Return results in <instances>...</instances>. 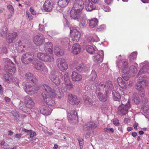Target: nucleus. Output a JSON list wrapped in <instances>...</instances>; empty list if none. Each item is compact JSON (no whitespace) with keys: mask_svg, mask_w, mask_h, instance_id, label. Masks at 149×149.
Returning <instances> with one entry per match:
<instances>
[{"mask_svg":"<svg viewBox=\"0 0 149 149\" xmlns=\"http://www.w3.org/2000/svg\"><path fill=\"white\" fill-rule=\"evenodd\" d=\"M49 77L55 85L57 86L60 85L61 81L58 76L53 74H51Z\"/></svg>","mask_w":149,"mask_h":149,"instance_id":"5701e85b","label":"nucleus"},{"mask_svg":"<svg viewBox=\"0 0 149 149\" xmlns=\"http://www.w3.org/2000/svg\"><path fill=\"white\" fill-rule=\"evenodd\" d=\"M56 63L58 68L62 71H65L68 69V65L63 58H58Z\"/></svg>","mask_w":149,"mask_h":149,"instance_id":"39448f33","label":"nucleus"},{"mask_svg":"<svg viewBox=\"0 0 149 149\" xmlns=\"http://www.w3.org/2000/svg\"><path fill=\"white\" fill-rule=\"evenodd\" d=\"M68 120L70 122L76 123L78 122V117L77 112L74 110L72 111L67 114Z\"/></svg>","mask_w":149,"mask_h":149,"instance_id":"0eeeda50","label":"nucleus"},{"mask_svg":"<svg viewBox=\"0 0 149 149\" xmlns=\"http://www.w3.org/2000/svg\"><path fill=\"white\" fill-rule=\"evenodd\" d=\"M42 88L46 92L49 96H50L53 98H58L59 99L63 96V92L59 91L58 90L54 91L47 84H43Z\"/></svg>","mask_w":149,"mask_h":149,"instance_id":"f257e3e1","label":"nucleus"},{"mask_svg":"<svg viewBox=\"0 0 149 149\" xmlns=\"http://www.w3.org/2000/svg\"><path fill=\"white\" fill-rule=\"evenodd\" d=\"M73 3L72 8L82 10L84 5L82 0H72Z\"/></svg>","mask_w":149,"mask_h":149,"instance_id":"1a4fd4ad","label":"nucleus"},{"mask_svg":"<svg viewBox=\"0 0 149 149\" xmlns=\"http://www.w3.org/2000/svg\"><path fill=\"white\" fill-rule=\"evenodd\" d=\"M4 61L6 64H9V65L11 64L13 65H14V63L11 61V60L8 58H6L4 59Z\"/></svg>","mask_w":149,"mask_h":149,"instance_id":"6e6d98bb","label":"nucleus"},{"mask_svg":"<svg viewBox=\"0 0 149 149\" xmlns=\"http://www.w3.org/2000/svg\"><path fill=\"white\" fill-rule=\"evenodd\" d=\"M45 56V54L43 53L39 52L37 54V57L40 60L42 61H46V59H45L43 57Z\"/></svg>","mask_w":149,"mask_h":149,"instance_id":"a18cd8bd","label":"nucleus"},{"mask_svg":"<svg viewBox=\"0 0 149 149\" xmlns=\"http://www.w3.org/2000/svg\"><path fill=\"white\" fill-rule=\"evenodd\" d=\"M52 44L51 42H48L45 44L44 49L45 52L48 54H52Z\"/></svg>","mask_w":149,"mask_h":149,"instance_id":"a878e982","label":"nucleus"},{"mask_svg":"<svg viewBox=\"0 0 149 149\" xmlns=\"http://www.w3.org/2000/svg\"><path fill=\"white\" fill-rule=\"evenodd\" d=\"M104 57L103 51L100 50L98 53L93 57V61L96 63H100L102 62Z\"/></svg>","mask_w":149,"mask_h":149,"instance_id":"ddd939ff","label":"nucleus"},{"mask_svg":"<svg viewBox=\"0 0 149 149\" xmlns=\"http://www.w3.org/2000/svg\"><path fill=\"white\" fill-rule=\"evenodd\" d=\"M34 68L37 70L44 72V74H46L48 72L47 68L41 62L38 61L36 63H33Z\"/></svg>","mask_w":149,"mask_h":149,"instance_id":"4468645a","label":"nucleus"},{"mask_svg":"<svg viewBox=\"0 0 149 149\" xmlns=\"http://www.w3.org/2000/svg\"><path fill=\"white\" fill-rule=\"evenodd\" d=\"M86 49L87 51L90 54L94 53L96 50L92 46L88 45L86 46Z\"/></svg>","mask_w":149,"mask_h":149,"instance_id":"79ce46f5","label":"nucleus"},{"mask_svg":"<svg viewBox=\"0 0 149 149\" xmlns=\"http://www.w3.org/2000/svg\"><path fill=\"white\" fill-rule=\"evenodd\" d=\"M7 31V29L6 26L2 27L0 31L1 35L4 38H6Z\"/></svg>","mask_w":149,"mask_h":149,"instance_id":"37998d69","label":"nucleus"},{"mask_svg":"<svg viewBox=\"0 0 149 149\" xmlns=\"http://www.w3.org/2000/svg\"><path fill=\"white\" fill-rule=\"evenodd\" d=\"M97 93V97L102 102H104L106 101L107 100V92H106L104 94H102L101 92L97 93V91L96 92Z\"/></svg>","mask_w":149,"mask_h":149,"instance_id":"2f4dec72","label":"nucleus"},{"mask_svg":"<svg viewBox=\"0 0 149 149\" xmlns=\"http://www.w3.org/2000/svg\"><path fill=\"white\" fill-rule=\"evenodd\" d=\"M87 19L86 15L84 16L80 19L79 26L81 28H83L85 26Z\"/></svg>","mask_w":149,"mask_h":149,"instance_id":"58836bf2","label":"nucleus"},{"mask_svg":"<svg viewBox=\"0 0 149 149\" xmlns=\"http://www.w3.org/2000/svg\"><path fill=\"white\" fill-rule=\"evenodd\" d=\"M30 42L29 41L26 40V41L24 43H23L22 44L24 45L25 46V49L26 48L29 47L30 45Z\"/></svg>","mask_w":149,"mask_h":149,"instance_id":"680f3d73","label":"nucleus"},{"mask_svg":"<svg viewBox=\"0 0 149 149\" xmlns=\"http://www.w3.org/2000/svg\"><path fill=\"white\" fill-rule=\"evenodd\" d=\"M97 127V125L93 122H91L88 123L83 127L84 130H90L91 129H95Z\"/></svg>","mask_w":149,"mask_h":149,"instance_id":"cd10ccee","label":"nucleus"},{"mask_svg":"<svg viewBox=\"0 0 149 149\" xmlns=\"http://www.w3.org/2000/svg\"><path fill=\"white\" fill-rule=\"evenodd\" d=\"M61 47H56L54 49V52L58 56H60V55H62L63 52H61L60 53H59V51L61 50Z\"/></svg>","mask_w":149,"mask_h":149,"instance_id":"de8ad7c7","label":"nucleus"},{"mask_svg":"<svg viewBox=\"0 0 149 149\" xmlns=\"http://www.w3.org/2000/svg\"><path fill=\"white\" fill-rule=\"evenodd\" d=\"M113 99L114 100L119 101L120 98L121 96L120 94L115 91H113L112 92Z\"/></svg>","mask_w":149,"mask_h":149,"instance_id":"e433bc0d","label":"nucleus"},{"mask_svg":"<svg viewBox=\"0 0 149 149\" xmlns=\"http://www.w3.org/2000/svg\"><path fill=\"white\" fill-rule=\"evenodd\" d=\"M7 8L10 13H14V8L11 5H8L7 6Z\"/></svg>","mask_w":149,"mask_h":149,"instance_id":"3c124183","label":"nucleus"},{"mask_svg":"<svg viewBox=\"0 0 149 149\" xmlns=\"http://www.w3.org/2000/svg\"><path fill=\"white\" fill-rule=\"evenodd\" d=\"M62 88L64 90H70L73 88V85L70 81L68 82L63 83L62 85Z\"/></svg>","mask_w":149,"mask_h":149,"instance_id":"c756f323","label":"nucleus"},{"mask_svg":"<svg viewBox=\"0 0 149 149\" xmlns=\"http://www.w3.org/2000/svg\"><path fill=\"white\" fill-rule=\"evenodd\" d=\"M0 52L1 53H7V50L6 48V47H0Z\"/></svg>","mask_w":149,"mask_h":149,"instance_id":"864d4df0","label":"nucleus"},{"mask_svg":"<svg viewBox=\"0 0 149 149\" xmlns=\"http://www.w3.org/2000/svg\"><path fill=\"white\" fill-rule=\"evenodd\" d=\"M44 36L41 34H39L34 37L33 41L34 44L38 46L41 45L44 41Z\"/></svg>","mask_w":149,"mask_h":149,"instance_id":"f8f14e48","label":"nucleus"},{"mask_svg":"<svg viewBox=\"0 0 149 149\" xmlns=\"http://www.w3.org/2000/svg\"><path fill=\"white\" fill-rule=\"evenodd\" d=\"M40 111L42 114L46 116L50 115L52 111L49 107L46 106H42L40 108Z\"/></svg>","mask_w":149,"mask_h":149,"instance_id":"a211bd4d","label":"nucleus"},{"mask_svg":"<svg viewBox=\"0 0 149 149\" xmlns=\"http://www.w3.org/2000/svg\"><path fill=\"white\" fill-rule=\"evenodd\" d=\"M137 94L136 93H134L133 95L134 100L136 104H138L139 102V100L137 97Z\"/></svg>","mask_w":149,"mask_h":149,"instance_id":"13d9d810","label":"nucleus"},{"mask_svg":"<svg viewBox=\"0 0 149 149\" xmlns=\"http://www.w3.org/2000/svg\"><path fill=\"white\" fill-rule=\"evenodd\" d=\"M82 10L72 8L70 11L71 17L75 20H77L80 18L81 13Z\"/></svg>","mask_w":149,"mask_h":149,"instance_id":"9b49d317","label":"nucleus"},{"mask_svg":"<svg viewBox=\"0 0 149 149\" xmlns=\"http://www.w3.org/2000/svg\"><path fill=\"white\" fill-rule=\"evenodd\" d=\"M83 98L84 104L87 107H91L93 106V100L89 97L86 95H84L83 96Z\"/></svg>","mask_w":149,"mask_h":149,"instance_id":"412c9836","label":"nucleus"},{"mask_svg":"<svg viewBox=\"0 0 149 149\" xmlns=\"http://www.w3.org/2000/svg\"><path fill=\"white\" fill-rule=\"evenodd\" d=\"M25 77L31 84L32 83L36 84L37 82V78L33 74L30 72H28L26 74Z\"/></svg>","mask_w":149,"mask_h":149,"instance_id":"dca6fc26","label":"nucleus"},{"mask_svg":"<svg viewBox=\"0 0 149 149\" xmlns=\"http://www.w3.org/2000/svg\"><path fill=\"white\" fill-rule=\"evenodd\" d=\"M83 64H81L79 65L78 66H77L76 68V69L77 70L79 71H81L82 70H83Z\"/></svg>","mask_w":149,"mask_h":149,"instance_id":"5fc2aeb1","label":"nucleus"},{"mask_svg":"<svg viewBox=\"0 0 149 149\" xmlns=\"http://www.w3.org/2000/svg\"><path fill=\"white\" fill-rule=\"evenodd\" d=\"M85 4L86 9L87 11H91L95 8V5L90 0H86Z\"/></svg>","mask_w":149,"mask_h":149,"instance_id":"393cba45","label":"nucleus"},{"mask_svg":"<svg viewBox=\"0 0 149 149\" xmlns=\"http://www.w3.org/2000/svg\"><path fill=\"white\" fill-rule=\"evenodd\" d=\"M79 143V145L80 147L81 148L82 147V146L83 144V139L80 137H79L78 139Z\"/></svg>","mask_w":149,"mask_h":149,"instance_id":"052dcab7","label":"nucleus"},{"mask_svg":"<svg viewBox=\"0 0 149 149\" xmlns=\"http://www.w3.org/2000/svg\"><path fill=\"white\" fill-rule=\"evenodd\" d=\"M53 4V3L50 1H46L44 4L43 9L46 11H50L52 9Z\"/></svg>","mask_w":149,"mask_h":149,"instance_id":"4be33fe9","label":"nucleus"},{"mask_svg":"<svg viewBox=\"0 0 149 149\" xmlns=\"http://www.w3.org/2000/svg\"><path fill=\"white\" fill-rule=\"evenodd\" d=\"M71 76L72 80L74 81H80L82 78V76L80 74L75 72H72Z\"/></svg>","mask_w":149,"mask_h":149,"instance_id":"7c9ffc66","label":"nucleus"},{"mask_svg":"<svg viewBox=\"0 0 149 149\" xmlns=\"http://www.w3.org/2000/svg\"><path fill=\"white\" fill-rule=\"evenodd\" d=\"M22 130L26 132L28 134H30V138L31 139L33 138L36 135V132L32 130L22 129Z\"/></svg>","mask_w":149,"mask_h":149,"instance_id":"473e14b6","label":"nucleus"},{"mask_svg":"<svg viewBox=\"0 0 149 149\" xmlns=\"http://www.w3.org/2000/svg\"><path fill=\"white\" fill-rule=\"evenodd\" d=\"M72 49L73 53L76 54H78L81 51L80 46L78 43L74 44L73 45Z\"/></svg>","mask_w":149,"mask_h":149,"instance_id":"c85d7f7f","label":"nucleus"},{"mask_svg":"<svg viewBox=\"0 0 149 149\" xmlns=\"http://www.w3.org/2000/svg\"><path fill=\"white\" fill-rule=\"evenodd\" d=\"M96 76L97 74L95 71L94 70H92L90 75V77L93 80H95Z\"/></svg>","mask_w":149,"mask_h":149,"instance_id":"603ef678","label":"nucleus"},{"mask_svg":"<svg viewBox=\"0 0 149 149\" xmlns=\"http://www.w3.org/2000/svg\"><path fill=\"white\" fill-rule=\"evenodd\" d=\"M105 27L106 26L104 25H101L97 28L96 31H101L105 28Z\"/></svg>","mask_w":149,"mask_h":149,"instance_id":"4d7b16f0","label":"nucleus"},{"mask_svg":"<svg viewBox=\"0 0 149 149\" xmlns=\"http://www.w3.org/2000/svg\"><path fill=\"white\" fill-rule=\"evenodd\" d=\"M83 67H84L83 70L86 71L88 70L90 68V65L89 64H83Z\"/></svg>","mask_w":149,"mask_h":149,"instance_id":"bf43d9fd","label":"nucleus"},{"mask_svg":"<svg viewBox=\"0 0 149 149\" xmlns=\"http://www.w3.org/2000/svg\"><path fill=\"white\" fill-rule=\"evenodd\" d=\"M26 16L29 18V19L30 20H31L33 19V18L32 15L29 12H26Z\"/></svg>","mask_w":149,"mask_h":149,"instance_id":"0e129e2a","label":"nucleus"},{"mask_svg":"<svg viewBox=\"0 0 149 149\" xmlns=\"http://www.w3.org/2000/svg\"><path fill=\"white\" fill-rule=\"evenodd\" d=\"M122 104L119 106L118 112L121 113L122 115L126 114L127 111L131 107L129 100L125 99L122 102Z\"/></svg>","mask_w":149,"mask_h":149,"instance_id":"7ed1b4c3","label":"nucleus"},{"mask_svg":"<svg viewBox=\"0 0 149 149\" xmlns=\"http://www.w3.org/2000/svg\"><path fill=\"white\" fill-rule=\"evenodd\" d=\"M98 22V21L97 19L96 18L92 19L89 21V26L91 28H93L97 25Z\"/></svg>","mask_w":149,"mask_h":149,"instance_id":"f704fd0d","label":"nucleus"},{"mask_svg":"<svg viewBox=\"0 0 149 149\" xmlns=\"http://www.w3.org/2000/svg\"><path fill=\"white\" fill-rule=\"evenodd\" d=\"M15 48L17 52L19 53L23 52L25 49V46L22 44V43L20 40H19L16 43Z\"/></svg>","mask_w":149,"mask_h":149,"instance_id":"aec40b11","label":"nucleus"},{"mask_svg":"<svg viewBox=\"0 0 149 149\" xmlns=\"http://www.w3.org/2000/svg\"><path fill=\"white\" fill-rule=\"evenodd\" d=\"M50 55H47V54H45V56L43 57L44 58L46 59V61H43L45 62H50L53 61L54 59L53 57V54H49Z\"/></svg>","mask_w":149,"mask_h":149,"instance_id":"c9c22d12","label":"nucleus"},{"mask_svg":"<svg viewBox=\"0 0 149 149\" xmlns=\"http://www.w3.org/2000/svg\"><path fill=\"white\" fill-rule=\"evenodd\" d=\"M32 52H29L23 54L21 60L22 62L25 64L30 63L33 60Z\"/></svg>","mask_w":149,"mask_h":149,"instance_id":"6e6552de","label":"nucleus"},{"mask_svg":"<svg viewBox=\"0 0 149 149\" xmlns=\"http://www.w3.org/2000/svg\"><path fill=\"white\" fill-rule=\"evenodd\" d=\"M122 77L124 80L126 81L128 80L129 79V77L126 74L122 75Z\"/></svg>","mask_w":149,"mask_h":149,"instance_id":"774afa93","label":"nucleus"},{"mask_svg":"<svg viewBox=\"0 0 149 149\" xmlns=\"http://www.w3.org/2000/svg\"><path fill=\"white\" fill-rule=\"evenodd\" d=\"M137 52H134L132 53L129 56V58L131 61L135 59L137 56Z\"/></svg>","mask_w":149,"mask_h":149,"instance_id":"49530a36","label":"nucleus"},{"mask_svg":"<svg viewBox=\"0 0 149 149\" xmlns=\"http://www.w3.org/2000/svg\"><path fill=\"white\" fill-rule=\"evenodd\" d=\"M113 123L116 125H118L119 124V121L117 119L114 118L113 120Z\"/></svg>","mask_w":149,"mask_h":149,"instance_id":"338daca9","label":"nucleus"},{"mask_svg":"<svg viewBox=\"0 0 149 149\" xmlns=\"http://www.w3.org/2000/svg\"><path fill=\"white\" fill-rule=\"evenodd\" d=\"M4 70L6 72L11 75L13 74L16 70L15 68L13 65L12 66L10 65H6L4 67Z\"/></svg>","mask_w":149,"mask_h":149,"instance_id":"6ab92c4d","label":"nucleus"},{"mask_svg":"<svg viewBox=\"0 0 149 149\" xmlns=\"http://www.w3.org/2000/svg\"><path fill=\"white\" fill-rule=\"evenodd\" d=\"M103 9L104 11L107 12H109L111 10L110 8L107 6L103 7Z\"/></svg>","mask_w":149,"mask_h":149,"instance_id":"69168bd1","label":"nucleus"},{"mask_svg":"<svg viewBox=\"0 0 149 149\" xmlns=\"http://www.w3.org/2000/svg\"><path fill=\"white\" fill-rule=\"evenodd\" d=\"M117 81L118 84L120 87L124 89L126 88V84L125 82L123 81L121 77H118L117 79Z\"/></svg>","mask_w":149,"mask_h":149,"instance_id":"4c0bfd02","label":"nucleus"},{"mask_svg":"<svg viewBox=\"0 0 149 149\" xmlns=\"http://www.w3.org/2000/svg\"><path fill=\"white\" fill-rule=\"evenodd\" d=\"M42 96L44 100V101L47 104L49 105L54 106L55 104V103L54 100H52V98L50 96H48L47 93L46 94L45 93L42 94Z\"/></svg>","mask_w":149,"mask_h":149,"instance_id":"9d476101","label":"nucleus"},{"mask_svg":"<svg viewBox=\"0 0 149 149\" xmlns=\"http://www.w3.org/2000/svg\"><path fill=\"white\" fill-rule=\"evenodd\" d=\"M62 78L65 81V82L70 81L69 80V76L68 74L67 73H65Z\"/></svg>","mask_w":149,"mask_h":149,"instance_id":"09e8293b","label":"nucleus"},{"mask_svg":"<svg viewBox=\"0 0 149 149\" xmlns=\"http://www.w3.org/2000/svg\"><path fill=\"white\" fill-rule=\"evenodd\" d=\"M70 29L72 40L74 42L78 41L81 36L80 32L75 28L72 27Z\"/></svg>","mask_w":149,"mask_h":149,"instance_id":"423d86ee","label":"nucleus"},{"mask_svg":"<svg viewBox=\"0 0 149 149\" xmlns=\"http://www.w3.org/2000/svg\"><path fill=\"white\" fill-rule=\"evenodd\" d=\"M149 85V82L146 80L144 79L138 82L135 86L143 87V86H147Z\"/></svg>","mask_w":149,"mask_h":149,"instance_id":"ea45409f","label":"nucleus"},{"mask_svg":"<svg viewBox=\"0 0 149 149\" xmlns=\"http://www.w3.org/2000/svg\"><path fill=\"white\" fill-rule=\"evenodd\" d=\"M17 36V34L15 32L12 31L10 33L8 37H6L7 42L9 43H12Z\"/></svg>","mask_w":149,"mask_h":149,"instance_id":"b1692460","label":"nucleus"},{"mask_svg":"<svg viewBox=\"0 0 149 149\" xmlns=\"http://www.w3.org/2000/svg\"><path fill=\"white\" fill-rule=\"evenodd\" d=\"M11 113L15 117H17L18 115L17 112L16 110H13L11 111Z\"/></svg>","mask_w":149,"mask_h":149,"instance_id":"e2e57ef3","label":"nucleus"},{"mask_svg":"<svg viewBox=\"0 0 149 149\" xmlns=\"http://www.w3.org/2000/svg\"><path fill=\"white\" fill-rule=\"evenodd\" d=\"M106 84L107 86V88H108V91L110 90H112L113 88V84L111 81H107L106 83Z\"/></svg>","mask_w":149,"mask_h":149,"instance_id":"c03bdc74","label":"nucleus"},{"mask_svg":"<svg viewBox=\"0 0 149 149\" xmlns=\"http://www.w3.org/2000/svg\"><path fill=\"white\" fill-rule=\"evenodd\" d=\"M24 102L26 107L28 108H32L34 106V103L31 98L29 96H26L24 98Z\"/></svg>","mask_w":149,"mask_h":149,"instance_id":"2eb2a0df","label":"nucleus"},{"mask_svg":"<svg viewBox=\"0 0 149 149\" xmlns=\"http://www.w3.org/2000/svg\"><path fill=\"white\" fill-rule=\"evenodd\" d=\"M118 68L121 69L122 72L124 73H127L130 71L133 72H136L137 69L136 67L134 65H131L129 68H128V64L126 61L122 62L120 61L118 63H117Z\"/></svg>","mask_w":149,"mask_h":149,"instance_id":"f03ea898","label":"nucleus"},{"mask_svg":"<svg viewBox=\"0 0 149 149\" xmlns=\"http://www.w3.org/2000/svg\"><path fill=\"white\" fill-rule=\"evenodd\" d=\"M95 86L97 88V91H100V90H105L106 91H108V88H107L106 85V83H104V82H101L99 84H98L97 83L95 85Z\"/></svg>","mask_w":149,"mask_h":149,"instance_id":"bb28decb","label":"nucleus"},{"mask_svg":"<svg viewBox=\"0 0 149 149\" xmlns=\"http://www.w3.org/2000/svg\"><path fill=\"white\" fill-rule=\"evenodd\" d=\"M29 82L26 83L24 88L25 92L28 94H31L35 93L38 90L39 87L35 84L32 85Z\"/></svg>","mask_w":149,"mask_h":149,"instance_id":"20e7f679","label":"nucleus"},{"mask_svg":"<svg viewBox=\"0 0 149 149\" xmlns=\"http://www.w3.org/2000/svg\"><path fill=\"white\" fill-rule=\"evenodd\" d=\"M135 88L139 91V95L141 97H143L145 96V91L143 87L135 86Z\"/></svg>","mask_w":149,"mask_h":149,"instance_id":"a19ab883","label":"nucleus"},{"mask_svg":"<svg viewBox=\"0 0 149 149\" xmlns=\"http://www.w3.org/2000/svg\"><path fill=\"white\" fill-rule=\"evenodd\" d=\"M70 1V0H59L58 5L61 7H65L68 5Z\"/></svg>","mask_w":149,"mask_h":149,"instance_id":"72a5a7b5","label":"nucleus"},{"mask_svg":"<svg viewBox=\"0 0 149 149\" xmlns=\"http://www.w3.org/2000/svg\"><path fill=\"white\" fill-rule=\"evenodd\" d=\"M3 78L4 80L5 81L8 83H9L10 81V77L8 74H4L3 75Z\"/></svg>","mask_w":149,"mask_h":149,"instance_id":"8fccbe9b","label":"nucleus"},{"mask_svg":"<svg viewBox=\"0 0 149 149\" xmlns=\"http://www.w3.org/2000/svg\"><path fill=\"white\" fill-rule=\"evenodd\" d=\"M68 100L70 103L72 104L78 105L80 102L79 99L75 95L69 94L68 95Z\"/></svg>","mask_w":149,"mask_h":149,"instance_id":"f3484780","label":"nucleus"}]
</instances>
